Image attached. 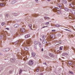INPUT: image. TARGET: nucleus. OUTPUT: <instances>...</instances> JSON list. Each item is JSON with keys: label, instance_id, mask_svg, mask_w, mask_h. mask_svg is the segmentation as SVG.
Instances as JSON below:
<instances>
[{"label": "nucleus", "instance_id": "nucleus-21", "mask_svg": "<svg viewBox=\"0 0 75 75\" xmlns=\"http://www.w3.org/2000/svg\"><path fill=\"white\" fill-rule=\"evenodd\" d=\"M28 26H29L30 28H31V30H32V28H31V27H32V25L30 24L28 25Z\"/></svg>", "mask_w": 75, "mask_h": 75}, {"label": "nucleus", "instance_id": "nucleus-46", "mask_svg": "<svg viewBox=\"0 0 75 75\" xmlns=\"http://www.w3.org/2000/svg\"><path fill=\"white\" fill-rule=\"evenodd\" d=\"M2 38V37L0 36V40H1Z\"/></svg>", "mask_w": 75, "mask_h": 75}, {"label": "nucleus", "instance_id": "nucleus-36", "mask_svg": "<svg viewBox=\"0 0 75 75\" xmlns=\"http://www.w3.org/2000/svg\"><path fill=\"white\" fill-rule=\"evenodd\" d=\"M49 24V22H47L45 23V25H48Z\"/></svg>", "mask_w": 75, "mask_h": 75}, {"label": "nucleus", "instance_id": "nucleus-32", "mask_svg": "<svg viewBox=\"0 0 75 75\" xmlns=\"http://www.w3.org/2000/svg\"><path fill=\"white\" fill-rule=\"evenodd\" d=\"M35 44H38V42L37 41H35L34 42Z\"/></svg>", "mask_w": 75, "mask_h": 75}, {"label": "nucleus", "instance_id": "nucleus-39", "mask_svg": "<svg viewBox=\"0 0 75 75\" xmlns=\"http://www.w3.org/2000/svg\"><path fill=\"white\" fill-rule=\"evenodd\" d=\"M48 27V26H45L43 27L42 28H45V27Z\"/></svg>", "mask_w": 75, "mask_h": 75}, {"label": "nucleus", "instance_id": "nucleus-13", "mask_svg": "<svg viewBox=\"0 0 75 75\" xmlns=\"http://www.w3.org/2000/svg\"><path fill=\"white\" fill-rule=\"evenodd\" d=\"M70 6L71 7H74V5L73 3H71L70 4Z\"/></svg>", "mask_w": 75, "mask_h": 75}, {"label": "nucleus", "instance_id": "nucleus-8", "mask_svg": "<svg viewBox=\"0 0 75 75\" xmlns=\"http://www.w3.org/2000/svg\"><path fill=\"white\" fill-rule=\"evenodd\" d=\"M62 2L63 3H64V4H67V0H63L62 1Z\"/></svg>", "mask_w": 75, "mask_h": 75}, {"label": "nucleus", "instance_id": "nucleus-55", "mask_svg": "<svg viewBox=\"0 0 75 75\" xmlns=\"http://www.w3.org/2000/svg\"><path fill=\"white\" fill-rule=\"evenodd\" d=\"M0 72H1V70H0Z\"/></svg>", "mask_w": 75, "mask_h": 75}, {"label": "nucleus", "instance_id": "nucleus-37", "mask_svg": "<svg viewBox=\"0 0 75 75\" xmlns=\"http://www.w3.org/2000/svg\"><path fill=\"white\" fill-rule=\"evenodd\" d=\"M39 46L40 47H41V44L40 43L39 44Z\"/></svg>", "mask_w": 75, "mask_h": 75}, {"label": "nucleus", "instance_id": "nucleus-52", "mask_svg": "<svg viewBox=\"0 0 75 75\" xmlns=\"http://www.w3.org/2000/svg\"><path fill=\"white\" fill-rule=\"evenodd\" d=\"M66 30H67V31H68V29H66Z\"/></svg>", "mask_w": 75, "mask_h": 75}, {"label": "nucleus", "instance_id": "nucleus-35", "mask_svg": "<svg viewBox=\"0 0 75 75\" xmlns=\"http://www.w3.org/2000/svg\"><path fill=\"white\" fill-rule=\"evenodd\" d=\"M1 1H6L7 0H0Z\"/></svg>", "mask_w": 75, "mask_h": 75}, {"label": "nucleus", "instance_id": "nucleus-33", "mask_svg": "<svg viewBox=\"0 0 75 75\" xmlns=\"http://www.w3.org/2000/svg\"><path fill=\"white\" fill-rule=\"evenodd\" d=\"M12 72H13V71H10L9 72V74H12Z\"/></svg>", "mask_w": 75, "mask_h": 75}, {"label": "nucleus", "instance_id": "nucleus-27", "mask_svg": "<svg viewBox=\"0 0 75 75\" xmlns=\"http://www.w3.org/2000/svg\"><path fill=\"white\" fill-rule=\"evenodd\" d=\"M69 65H72V62H69Z\"/></svg>", "mask_w": 75, "mask_h": 75}, {"label": "nucleus", "instance_id": "nucleus-57", "mask_svg": "<svg viewBox=\"0 0 75 75\" xmlns=\"http://www.w3.org/2000/svg\"><path fill=\"white\" fill-rule=\"evenodd\" d=\"M57 13H58V12H57Z\"/></svg>", "mask_w": 75, "mask_h": 75}, {"label": "nucleus", "instance_id": "nucleus-40", "mask_svg": "<svg viewBox=\"0 0 75 75\" xmlns=\"http://www.w3.org/2000/svg\"><path fill=\"white\" fill-rule=\"evenodd\" d=\"M6 16L7 17H8V14H6Z\"/></svg>", "mask_w": 75, "mask_h": 75}, {"label": "nucleus", "instance_id": "nucleus-2", "mask_svg": "<svg viewBox=\"0 0 75 75\" xmlns=\"http://www.w3.org/2000/svg\"><path fill=\"white\" fill-rule=\"evenodd\" d=\"M30 40H28L26 42L25 44V45L28 46V45H30Z\"/></svg>", "mask_w": 75, "mask_h": 75}, {"label": "nucleus", "instance_id": "nucleus-11", "mask_svg": "<svg viewBox=\"0 0 75 75\" xmlns=\"http://www.w3.org/2000/svg\"><path fill=\"white\" fill-rule=\"evenodd\" d=\"M4 50V51H8V50H10V49H9V48H7L5 49Z\"/></svg>", "mask_w": 75, "mask_h": 75}, {"label": "nucleus", "instance_id": "nucleus-44", "mask_svg": "<svg viewBox=\"0 0 75 75\" xmlns=\"http://www.w3.org/2000/svg\"><path fill=\"white\" fill-rule=\"evenodd\" d=\"M21 40H19L18 41V42H21Z\"/></svg>", "mask_w": 75, "mask_h": 75}, {"label": "nucleus", "instance_id": "nucleus-31", "mask_svg": "<svg viewBox=\"0 0 75 75\" xmlns=\"http://www.w3.org/2000/svg\"><path fill=\"white\" fill-rule=\"evenodd\" d=\"M36 72H39V68H37L36 70Z\"/></svg>", "mask_w": 75, "mask_h": 75}, {"label": "nucleus", "instance_id": "nucleus-53", "mask_svg": "<svg viewBox=\"0 0 75 75\" xmlns=\"http://www.w3.org/2000/svg\"><path fill=\"white\" fill-rule=\"evenodd\" d=\"M40 41H41L42 40L41 39H40Z\"/></svg>", "mask_w": 75, "mask_h": 75}, {"label": "nucleus", "instance_id": "nucleus-30", "mask_svg": "<svg viewBox=\"0 0 75 75\" xmlns=\"http://www.w3.org/2000/svg\"><path fill=\"white\" fill-rule=\"evenodd\" d=\"M69 73L70 74H74V72H73L71 71H69Z\"/></svg>", "mask_w": 75, "mask_h": 75}, {"label": "nucleus", "instance_id": "nucleus-14", "mask_svg": "<svg viewBox=\"0 0 75 75\" xmlns=\"http://www.w3.org/2000/svg\"><path fill=\"white\" fill-rule=\"evenodd\" d=\"M0 6L1 7H3V6H5V4L3 3H1L0 4Z\"/></svg>", "mask_w": 75, "mask_h": 75}, {"label": "nucleus", "instance_id": "nucleus-48", "mask_svg": "<svg viewBox=\"0 0 75 75\" xmlns=\"http://www.w3.org/2000/svg\"><path fill=\"white\" fill-rule=\"evenodd\" d=\"M43 64H44L45 65H46V62H45V63H43Z\"/></svg>", "mask_w": 75, "mask_h": 75}, {"label": "nucleus", "instance_id": "nucleus-25", "mask_svg": "<svg viewBox=\"0 0 75 75\" xmlns=\"http://www.w3.org/2000/svg\"><path fill=\"white\" fill-rule=\"evenodd\" d=\"M56 27H60L61 25H60L58 24L55 25Z\"/></svg>", "mask_w": 75, "mask_h": 75}, {"label": "nucleus", "instance_id": "nucleus-7", "mask_svg": "<svg viewBox=\"0 0 75 75\" xmlns=\"http://www.w3.org/2000/svg\"><path fill=\"white\" fill-rule=\"evenodd\" d=\"M21 31L22 32V33H25V30L24 28H22L21 29Z\"/></svg>", "mask_w": 75, "mask_h": 75}, {"label": "nucleus", "instance_id": "nucleus-24", "mask_svg": "<svg viewBox=\"0 0 75 75\" xmlns=\"http://www.w3.org/2000/svg\"><path fill=\"white\" fill-rule=\"evenodd\" d=\"M45 42V39H43V40L42 43L43 44H44Z\"/></svg>", "mask_w": 75, "mask_h": 75}, {"label": "nucleus", "instance_id": "nucleus-6", "mask_svg": "<svg viewBox=\"0 0 75 75\" xmlns=\"http://www.w3.org/2000/svg\"><path fill=\"white\" fill-rule=\"evenodd\" d=\"M70 11H71V13L73 14H75V11L72 10V9H71L70 10Z\"/></svg>", "mask_w": 75, "mask_h": 75}, {"label": "nucleus", "instance_id": "nucleus-45", "mask_svg": "<svg viewBox=\"0 0 75 75\" xmlns=\"http://www.w3.org/2000/svg\"><path fill=\"white\" fill-rule=\"evenodd\" d=\"M52 32H54V31H55V30H52Z\"/></svg>", "mask_w": 75, "mask_h": 75}, {"label": "nucleus", "instance_id": "nucleus-5", "mask_svg": "<svg viewBox=\"0 0 75 75\" xmlns=\"http://www.w3.org/2000/svg\"><path fill=\"white\" fill-rule=\"evenodd\" d=\"M49 56H50V57H54V54L50 53H49Z\"/></svg>", "mask_w": 75, "mask_h": 75}, {"label": "nucleus", "instance_id": "nucleus-23", "mask_svg": "<svg viewBox=\"0 0 75 75\" xmlns=\"http://www.w3.org/2000/svg\"><path fill=\"white\" fill-rule=\"evenodd\" d=\"M16 3V1L14 0V1H12L11 2V4H14V3Z\"/></svg>", "mask_w": 75, "mask_h": 75}, {"label": "nucleus", "instance_id": "nucleus-56", "mask_svg": "<svg viewBox=\"0 0 75 75\" xmlns=\"http://www.w3.org/2000/svg\"><path fill=\"white\" fill-rule=\"evenodd\" d=\"M24 59V60H25V59Z\"/></svg>", "mask_w": 75, "mask_h": 75}, {"label": "nucleus", "instance_id": "nucleus-50", "mask_svg": "<svg viewBox=\"0 0 75 75\" xmlns=\"http://www.w3.org/2000/svg\"><path fill=\"white\" fill-rule=\"evenodd\" d=\"M50 0H47V1H50Z\"/></svg>", "mask_w": 75, "mask_h": 75}, {"label": "nucleus", "instance_id": "nucleus-16", "mask_svg": "<svg viewBox=\"0 0 75 75\" xmlns=\"http://www.w3.org/2000/svg\"><path fill=\"white\" fill-rule=\"evenodd\" d=\"M44 18L45 19H46V20H48V19H50V18L48 17L45 16L44 17Z\"/></svg>", "mask_w": 75, "mask_h": 75}, {"label": "nucleus", "instance_id": "nucleus-28", "mask_svg": "<svg viewBox=\"0 0 75 75\" xmlns=\"http://www.w3.org/2000/svg\"><path fill=\"white\" fill-rule=\"evenodd\" d=\"M22 71H23V70L21 69H20L19 71V74H21V72H22Z\"/></svg>", "mask_w": 75, "mask_h": 75}, {"label": "nucleus", "instance_id": "nucleus-29", "mask_svg": "<svg viewBox=\"0 0 75 75\" xmlns=\"http://www.w3.org/2000/svg\"><path fill=\"white\" fill-rule=\"evenodd\" d=\"M62 48H63V46H61L60 47V50H62Z\"/></svg>", "mask_w": 75, "mask_h": 75}, {"label": "nucleus", "instance_id": "nucleus-1", "mask_svg": "<svg viewBox=\"0 0 75 75\" xmlns=\"http://www.w3.org/2000/svg\"><path fill=\"white\" fill-rule=\"evenodd\" d=\"M55 38V35H50V37L48 38H47V40L48 41L51 40V38Z\"/></svg>", "mask_w": 75, "mask_h": 75}, {"label": "nucleus", "instance_id": "nucleus-18", "mask_svg": "<svg viewBox=\"0 0 75 75\" xmlns=\"http://www.w3.org/2000/svg\"><path fill=\"white\" fill-rule=\"evenodd\" d=\"M34 47L36 49H37V48H38V46H37V45H34Z\"/></svg>", "mask_w": 75, "mask_h": 75}, {"label": "nucleus", "instance_id": "nucleus-41", "mask_svg": "<svg viewBox=\"0 0 75 75\" xmlns=\"http://www.w3.org/2000/svg\"><path fill=\"white\" fill-rule=\"evenodd\" d=\"M41 50L42 51H44V50L43 49V48H42L41 49Z\"/></svg>", "mask_w": 75, "mask_h": 75}, {"label": "nucleus", "instance_id": "nucleus-15", "mask_svg": "<svg viewBox=\"0 0 75 75\" xmlns=\"http://www.w3.org/2000/svg\"><path fill=\"white\" fill-rule=\"evenodd\" d=\"M14 27L15 28H17V27H18V24H16L14 25Z\"/></svg>", "mask_w": 75, "mask_h": 75}, {"label": "nucleus", "instance_id": "nucleus-10", "mask_svg": "<svg viewBox=\"0 0 75 75\" xmlns=\"http://www.w3.org/2000/svg\"><path fill=\"white\" fill-rule=\"evenodd\" d=\"M30 37V35L29 34L25 36V38H28V37Z\"/></svg>", "mask_w": 75, "mask_h": 75}, {"label": "nucleus", "instance_id": "nucleus-43", "mask_svg": "<svg viewBox=\"0 0 75 75\" xmlns=\"http://www.w3.org/2000/svg\"><path fill=\"white\" fill-rule=\"evenodd\" d=\"M44 37H45V35H44L42 37V38H44Z\"/></svg>", "mask_w": 75, "mask_h": 75}, {"label": "nucleus", "instance_id": "nucleus-4", "mask_svg": "<svg viewBox=\"0 0 75 75\" xmlns=\"http://www.w3.org/2000/svg\"><path fill=\"white\" fill-rule=\"evenodd\" d=\"M33 64V61H30L29 62V65H32Z\"/></svg>", "mask_w": 75, "mask_h": 75}, {"label": "nucleus", "instance_id": "nucleus-22", "mask_svg": "<svg viewBox=\"0 0 75 75\" xmlns=\"http://www.w3.org/2000/svg\"><path fill=\"white\" fill-rule=\"evenodd\" d=\"M64 10L66 11H68L69 9L67 8H64Z\"/></svg>", "mask_w": 75, "mask_h": 75}, {"label": "nucleus", "instance_id": "nucleus-49", "mask_svg": "<svg viewBox=\"0 0 75 75\" xmlns=\"http://www.w3.org/2000/svg\"><path fill=\"white\" fill-rule=\"evenodd\" d=\"M2 55V54L0 52V55Z\"/></svg>", "mask_w": 75, "mask_h": 75}, {"label": "nucleus", "instance_id": "nucleus-58", "mask_svg": "<svg viewBox=\"0 0 75 75\" xmlns=\"http://www.w3.org/2000/svg\"><path fill=\"white\" fill-rule=\"evenodd\" d=\"M59 75H60L59 74Z\"/></svg>", "mask_w": 75, "mask_h": 75}, {"label": "nucleus", "instance_id": "nucleus-26", "mask_svg": "<svg viewBox=\"0 0 75 75\" xmlns=\"http://www.w3.org/2000/svg\"><path fill=\"white\" fill-rule=\"evenodd\" d=\"M11 62H14V59H10Z\"/></svg>", "mask_w": 75, "mask_h": 75}, {"label": "nucleus", "instance_id": "nucleus-3", "mask_svg": "<svg viewBox=\"0 0 75 75\" xmlns=\"http://www.w3.org/2000/svg\"><path fill=\"white\" fill-rule=\"evenodd\" d=\"M57 6L58 7H59L60 9H62V8H61L62 5H61V3H58L57 4Z\"/></svg>", "mask_w": 75, "mask_h": 75}, {"label": "nucleus", "instance_id": "nucleus-42", "mask_svg": "<svg viewBox=\"0 0 75 75\" xmlns=\"http://www.w3.org/2000/svg\"><path fill=\"white\" fill-rule=\"evenodd\" d=\"M38 0H35V1L36 3H38Z\"/></svg>", "mask_w": 75, "mask_h": 75}, {"label": "nucleus", "instance_id": "nucleus-54", "mask_svg": "<svg viewBox=\"0 0 75 75\" xmlns=\"http://www.w3.org/2000/svg\"><path fill=\"white\" fill-rule=\"evenodd\" d=\"M23 45L24 46V45Z\"/></svg>", "mask_w": 75, "mask_h": 75}, {"label": "nucleus", "instance_id": "nucleus-20", "mask_svg": "<svg viewBox=\"0 0 75 75\" xmlns=\"http://www.w3.org/2000/svg\"><path fill=\"white\" fill-rule=\"evenodd\" d=\"M25 50V51H28V48L27 47H25L24 48Z\"/></svg>", "mask_w": 75, "mask_h": 75}, {"label": "nucleus", "instance_id": "nucleus-9", "mask_svg": "<svg viewBox=\"0 0 75 75\" xmlns=\"http://www.w3.org/2000/svg\"><path fill=\"white\" fill-rule=\"evenodd\" d=\"M57 9H59V8H54L53 9V11H58V10Z\"/></svg>", "mask_w": 75, "mask_h": 75}, {"label": "nucleus", "instance_id": "nucleus-12", "mask_svg": "<svg viewBox=\"0 0 75 75\" xmlns=\"http://www.w3.org/2000/svg\"><path fill=\"white\" fill-rule=\"evenodd\" d=\"M32 57H34L35 56V53L34 52H32Z\"/></svg>", "mask_w": 75, "mask_h": 75}, {"label": "nucleus", "instance_id": "nucleus-38", "mask_svg": "<svg viewBox=\"0 0 75 75\" xmlns=\"http://www.w3.org/2000/svg\"><path fill=\"white\" fill-rule=\"evenodd\" d=\"M1 25H4V23L3 22L1 23Z\"/></svg>", "mask_w": 75, "mask_h": 75}, {"label": "nucleus", "instance_id": "nucleus-51", "mask_svg": "<svg viewBox=\"0 0 75 75\" xmlns=\"http://www.w3.org/2000/svg\"><path fill=\"white\" fill-rule=\"evenodd\" d=\"M46 43H47V41L46 42Z\"/></svg>", "mask_w": 75, "mask_h": 75}, {"label": "nucleus", "instance_id": "nucleus-19", "mask_svg": "<svg viewBox=\"0 0 75 75\" xmlns=\"http://www.w3.org/2000/svg\"><path fill=\"white\" fill-rule=\"evenodd\" d=\"M12 14H13V16H17V13H13Z\"/></svg>", "mask_w": 75, "mask_h": 75}, {"label": "nucleus", "instance_id": "nucleus-17", "mask_svg": "<svg viewBox=\"0 0 75 75\" xmlns=\"http://www.w3.org/2000/svg\"><path fill=\"white\" fill-rule=\"evenodd\" d=\"M66 55H67V53H63L62 54V56H65Z\"/></svg>", "mask_w": 75, "mask_h": 75}, {"label": "nucleus", "instance_id": "nucleus-47", "mask_svg": "<svg viewBox=\"0 0 75 75\" xmlns=\"http://www.w3.org/2000/svg\"><path fill=\"white\" fill-rule=\"evenodd\" d=\"M6 30H9V28H6Z\"/></svg>", "mask_w": 75, "mask_h": 75}, {"label": "nucleus", "instance_id": "nucleus-34", "mask_svg": "<svg viewBox=\"0 0 75 75\" xmlns=\"http://www.w3.org/2000/svg\"><path fill=\"white\" fill-rule=\"evenodd\" d=\"M58 43H57V45H58L59 44H61V42H60V41H59V42H57Z\"/></svg>", "mask_w": 75, "mask_h": 75}]
</instances>
